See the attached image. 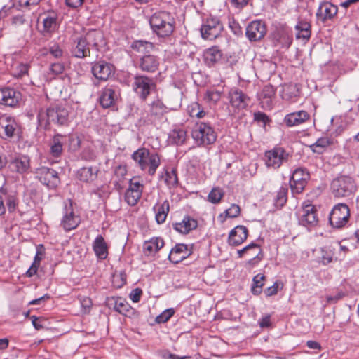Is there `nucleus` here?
<instances>
[{
	"instance_id": "26",
	"label": "nucleus",
	"mask_w": 359,
	"mask_h": 359,
	"mask_svg": "<svg viewBox=\"0 0 359 359\" xmlns=\"http://www.w3.org/2000/svg\"><path fill=\"white\" fill-rule=\"evenodd\" d=\"M42 29L41 32L43 35L53 34L57 27V15L54 11H49L42 16Z\"/></svg>"
},
{
	"instance_id": "40",
	"label": "nucleus",
	"mask_w": 359,
	"mask_h": 359,
	"mask_svg": "<svg viewBox=\"0 0 359 359\" xmlns=\"http://www.w3.org/2000/svg\"><path fill=\"white\" fill-rule=\"evenodd\" d=\"M64 141L65 136L62 135L57 134L53 136L50 143V152L53 157L57 158L62 155Z\"/></svg>"
},
{
	"instance_id": "24",
	"label": "nucleus",
	"mask_w": 359,
	"mask_h": 359,
	"mask_svg": "<svg viewBox=\"0 0 359 359\" xmlns=\"http://www.w3.org/2000/svg\"><path fill=\"white\" fill-rule=\"evenodd\" d=\"M310 119V114L304 110H300L287 114L283 121L288 127H293L302 125Z\"/></svg>"
},
{
	"instance_id": "50",
	"label": "nucleus",
	"mask_w": 359,
	"mask_h": 359,
	"mask_svg": "<svg viewBox=\"0 0 359 359\" xmlns=\"http://www.w3.org/2000/svg\"><path fill=\"white\" fill-rule=\"evenodd\" d=\"M224 195V193L221 188L215 187L209 193L208 199L210 203L216 204L220 202Z\"/></svg>"
},
{
	"instance_id": "48",
	"label": "nucleus",
	"mask_w": 359,
	"mask_h": 359,
	"mask_svg": "<svg viewBox=\"0 0 359 359\" xmlns=\"http://www.w3.org/2000/svg\"><path fill=\"white\" fill-rule=\"evenodd\" d=\"M265 276L263 274L259 273L256 275L252 280V285L251 292L255 295L259 294L262 291V287L264 285Z\"/></svg>"
},
{
	"instance_id": "23",
	"label": "nucleus",
	"mask_w": 359,
	"mask_h": 359,
	"mask_svg": "<svg viewBox=\"0 0 359 359\" xmlns=\"http://www.w3.org/2000/svg\"><path fill=\"white\" fill-rule=\"evenodd\" d=\"M11 171L18 174L26 173L30 168V158L26 155H18L9 163Z\"/></svg>"
},
{
	"instance_id": "3",
	"label": "nucleus",
	"mask_w": 359,
	"mask_h": 359,
	"mask_svg": "<svg viewBox=\"0 0 359 359\" xmlns=\"http://www.w3.org/2000/svg\"><path fill=\"white\" fill-rule=\"evenodd\" d=\"M68 111L62 107L56 106L49 107L46 110L41 109L37 118L41 126L46 127L50 123L60 126L66 125L68 122Z\"/></svg>"
},
{
	"instance_id": "32",
	"label": "nucleus",
	"mask_w": 359,
	"mask_h": 359,
	"mask_svg": "<svg viewBox=\"0 0 359 359\" xmlns=\"http://www.w3.org/2000/svg\"><path fill=\"white\" fill-rule=\"evenodd\" d=\"M76 45L72 49V54L77 58H84L90 56V50L88 44L83 36L79 37L75 41Z\"/></svg>"
},
{
	"instance_id": "64",
	"label": "nucleus",
	"mask_w": 359,
	"mask_h": 359,
	"mask_svg": "<svg viewBox=\"0 0 359 359\" xmlns=\"http://www.w3.org/2000/svg\"><path fill=\"white\" fill-rule=\"evenodd\" d=\"M50 69L53 74L57 75L63 72L64 66L62 63L56 62L51 65Z\"/></svg>"
},
{
	"instance_id": "10",
	"label": "nucleus",
	"mask_w": 359,
	"mask_h": 359,
	"mask_svg": "<svg viewBox=\"0 0 359 359\" xmlns=\"http://www.w3.org/2000/svg\"><path fill=\"white\" fill-rule=\"evenodd\" d=\"M310 178L309 172L305 168L296 169L290 178V184L293 194L302 193Z\"/></svg>"
},
{
	"instance_id": "62",
	"label": "nucleus",
	"mask_w": 359,
	"mask_h": 359,
	"mask_svg": "<svg viewBox=\"0 0 359 359\" xmlns=\"http://www.w3.org/2000/svg\"><path fill=\"white\" fill-rule=\"evenodd\" d=\"M50 54L56 58H60L62 56L63 51L57 44H54L50 48Z\"/></svg>"
},
{
	"instance_id": "34",
	"label": "nucleus",
	"mask_w": 359,
	"mask_h": 359,
	"mask_svg": "<svg viewBox=\"0 0 359 359\" xmlns=\"http://www.w3.org/2000/svg\"><path fill=\"white\" fill-rule=\"evenodd\" d=\"M108 303L113 304L114 310L124 316H128L133 311L128 302L122 297H110L108 299Z\"/></svg>"
},
{
	"instance_id": "4",
	"label": "nucleus",
	"mask_w": 359,
	"mask_h": 359,
	"mask_svg": "<svg viewBox=\"0 0 359 359\" xmlns=\"http://www.w3.org/2000/svg\"><path fill=\"white\" fill-rule=\"evenodd\" d=\"M191 137L198 146H207L216 141L217 133L210 124L201 121L193 128Z\"/></svg>"
},
{
	"instance_id": "1",
	"label": "nucleus",
	"mask_w": 359,
	"mask_h": 359,
	"mask_svg": "<svg viewBox=\"0 0 359 359\" xmlns=\"http://www.w3.org/2000/svg\"><path fill=\"white\" fill-rule=\"evenodd\" d=\"M149 24L153 32L158 37L163 38L172 34L175 30V20L170 13L158 11L151 16Z\"/></svg>"
},
{
	"instance_id": "20",
	"label": "nucleus",
	"mask_w": 359,
	"mask_h": 359,
	"mask_svg": "<svg viewBox=\"0 0 359 359\" xmlns=\"http://www.w3.org/2000/svg\"><path fill=\"white\" fill-rule=\"evenodd\" d=\"M238 257H242L244 255L248 254L252 257L248 261V264L250 266H255L262 259V249L260 246L256 243H251L245 246L237 252Z\"/></svg>"
},
{
	"instance_id": "55",
	"label": "nucleus",
	"mask_w": 359,
	"mask_h": 359,
	"mask_svg": "<svg viewBox=\"0 0 359 359\" xmlns=\"http://www.w3.org/2000/svg\"><path fill=\"white\" fill-rule=\"evenodd\" d=\"M81 140L77 135L72 134L69 136V149L72 151L78 150L81 147Z\"/></svg>"
},
{
	"instance_id": "35",
	"label": "nucleus",
	"mask_w": 359,
	"mask_h": 359,
	"mask_svg": "<svg viewBox=\"0 0 359 359\" xmlns=\"http://www.w3.org/2000/svg\"><path fill=\"white\" fill-rule=\"evenodd\" d=\"M83 38L86 40L88 45L91 44L97 49L105 44L104 34L100 30H90Z\"/></svg>"
},
{
	"instance_id": "58",
	"label": "nucleus",
	"mask_w": 359,
	"mask_h": 359,
	"mask_svg": "<svg viewBox=\"0 0 359 359\" xmlns=\"http://www.w3.org/2000/svg\"><path fill=\"white\" fill-rule=\"evenodd\" d=\"M30 319L32 320V325L36 330H40L45 327L44 323L46 320L43 318L32 316Z\"/></svg>"
},
{
	"instance_id": "8",
	"label": "nucleus",
	"mask_w": 359,
	"mask_h": 359,
	"mask_svg": "<svg viewBox=\"0 0 359 359\" xmlns=\"http://www.w3.org/2000/svg\"><path fill=\"white\" fill-rule=\"evenodd\" d=\"M144 187V184L140 182L137 177H133L124 194V199L127 204L130 206L137 205L142 197Z\"/></svg>"
},
{
	"instance_id": "57",
	"label": "nucleus",
	"mask_w": 359,
	"mask_h": 359,
	"mask_svg": "<svg viewBox=\"0 0 359 359\" xmlns=\"http://www.w3.org/2000/svg\"><path fill=\"white\" fill-rule=\"evenodd\" d=\"M6 205L9 212H14L18 205L17 197L15 196H8L6 200Z\"/></svg>"
},
{
	"instance_id": "44",
	"label": "nucleus",
	"mask_w": 359,
	"mask_h": 359,
	"mask_svg": "<svg viewBox=\"0 0 359 359\" xmlns=\"http://www.w3.org/2000/svg\"><path fill=\"white\" fill-rule=\"evenodd\" d=\"M317 252V258L319 262L326 265L333 261L334 252L331 249L320 248Z\"/></svg>"
},
{
	"instance_id": "33",
	"label": "nucleus",
	"mask_w": 359,
	"mask_h": 359,
	"mask_svg": "<svg viewBox=\"0 0 359 359\" xmlns=\"http://www.w3.org/2000/svg\"><path fill=\"white\" fill-rule=\"evenodd\" d=\"M164 246V241L161 237H153L144 241L143 250L145 255H151L158 252Z\"/></svg>"
},
{
	"instance_id": "31",
	"label": "nucleus",
	"mask_w": 359,
	"mask_h": 359,
	"mask_svg": "<svg viewBox=\"0 0 359 359\" xmlns=\"http://www.w3.org/2000/svg\"><path fill=\"white\" fill-rule=\"evenodd\" d=\"M198 222L189 216H185L180 222L173 224V229L182 234H187L191 231L196 229Z\"/></svg>"
},
{
	"instance_id": "9",
	"label": "nucleus",
	"mask_w": 359,
	"mask_h": 359,
	"mask_svg": "<svg viewBox=\"0 0 359 359\" xmlns=\"http://www.w3.org/2000/svg\"><path fill=\"white\" fill-rule=\"evenodd\" d=\"M80 222L79 216L74 212L72 201L69 199L65 203L64 214L60 225L65 231H69L75 229Z\"/></svg>"
},
{
	"instance_id": "7",
	"label": "nucleus",
	"mask_w": 359,
	"mask_h": 359,
	"mask_svg": "<svg viewBox=\"0 0 359 359\" xmlns=\"http://www.w3.org/2000/svg\"><path fill=\"white\" fill-rule=\"evenodd\" d=\"M350 217V210L345 203H339L334 206L330 212L329 221L331 226L336 229L344 227Z\"/></svg>"
},
{
	"instance_id": "49",
	"label": "nucleus",
	"mask_w": 359,
	"mask_h": 359,
	"mask_svg": "<svg viewBox=\"0 0 359 359\" xmlns=\"http://www.w3.org/2000/svg\"><path fill=\"white\" fill-rule=\"evenodd\" d=\"M331 144V141L327 137L319 138L314 144L311 145V150L318 154H322L325 149Z\"/></svg>"
},
{
	"instance_id": "38",
	"label": "nucleus",
	"mask_w": 359,
	"mask_h": 359,
	"mask_svg": "<svg viewBox=\"0 0 359 359\" xmlns=\"http://www.w3.org/2000/svg\"><path fill=\"white\" fill-rule=\"evenodd\" d=\"M93 248L97 258L100 259H105L107 258L108 255L107 245L101 235L95 238Z\"/></svg>"
},
{
	"instance_id": "30",
	"label": "nucleus",
	"mask_w": 359,
	"mask_h": 359,
	"mask_svg": "<svg viewBox=\"0 0 359 359\" xmlns=\"http://www.w3.org/2000/svg\"><path fill=\"white\" fill-rule=\"evenodd\" d=\"M338 11V8L332 4L325 1L320 4L316 13L317 18L325 22L332 19Z\"/></svg>"
},
{
	"instance_id": "6",
	"label": "nucleus",
	"mask_w": 359,
	"mask_h": 359,
	"mask_svg": "<svg viewBox=\"0 0 359 359\" xmlns=\"http://www.w3.org/2000/svg\"><path fill=\"white\" fill-rule=\"evenodd\" d=\"M222 30V24L217 18L213 16L205 18L200 29L202 38L205 40L215 39Z\"/></svg>"
},
{
	"instance_id": "60",
	"label": "nucleus",
	"mask_w": 359,
	"mask_h": 359,
	"mask_svg": "<svg viewBox=\"0 0 359 359\" xmlns=\"http://www.w3.org/2000/svg\"><path fill=\"white\" fill-rule=\"evenodd\" d=\"M81 304L83 309V311L85 313H88L90 312L93 303L89 297H84L81 299Z\"/></svg>"
},
{
	"instance_id": "27",
	"label": "nucleus",
	"mask_w": 359,
	"mask_h": 359,
	"mask_svg": "<svg viewBox=\"0 0 359 359\" xmlns=\"http://www.w3.org/2000/svg\"><path fill=\"white\" fill-rule=\"evenodd\" d=\"M118 97L116 89L111 86H107L101 91L100 103L103 108H109L115 103Z\"/></svg>"
},
{
	"instance_id": "19",
	"label": "nucleus",
	"mask_w": 359,
	"mask_h": 359,
	"mask_svg": "<svg viewBox=\"0 0 359 359\" xmlns=\"http://www.w3.org/2000/svg\"><path fill=\"white\" fill-rule=\"evenodd\" d=\"M229 99L231 107L237 109L246 108L250 101V97L238 88L231 89L229 93Z\"/></svg>"
},
{
	"instance_id": "14",
	"label": "nucleus",
	"mask_w": 359,
	"mask_h": 359,
	"mask_svg": "<svg viewBox=\"0 0 359 359\" xmlns=\"http://www.w3.org/2000/svg\"><path fill=\"white\" fill-rule=\"evenodd\" d=\"M22 99L20 92L10 87L0 89V104L6 107H16Z\"/></svg>"
},
{
	"instance_id": "17",
	"label": "nucleus",
	"mask_w": 359,
	"mask_h": 359,
	"mask_svg": "<svg viewBox=\"0 0 359 359\" xmlns=\"http://www.w3.org/2000/svg\"><path fill=\"white\" fill-rule=\"evenodd\" d=\"M266 27L261 20H254L246 27L245 35L250 41H257L264 37Z\"/></svg>"
},
{
	"instance_id": "15",
	"label": "nucleus",
	"mask_w": 359,
	"mask_h": 359,
	"mask_svg": "<svg viewBox=\"0 0 359 359\" xmlns=\"http://www.w3.org/2000/svg\"><path fill=\"white\" fill-rule=\"evenodd\" d=\"M18 130L15 118L3 115L0 117V136L5 140L13 137Z\"/></svg>"
},
{
	"instance_id": "39",
	"label": "nucleus",
	"mask_w": 359,
	"mask_h": 359,
	"mask_svg": "<svg viewBox=\"0 0 359 359\" xmlns=\"http://www.w3.org/2000/svg\"><path fill=\"white\" fill-rule=\"evenodd\" d=\"M168 112V107L159 100L154 101L150 106L149 115L154 119H161Z\"/></svg>"
},
{
	"instance_id": "11",
	"label": "nucleus",
	"mask_w": 359,
	"mask_h": 359,
	"mask_svg": "<svg viewBox=\"0 0 359 359\" xmlns=\"http://www.w3.org/2000/svg\"><path fill=\"white\" fill-rule=\"evenodd\" d=\"M154 86L151 79L146 76H136L133 83L134 91L142 100H145L150 94L151 88Z\"/></svg>"
},
{
	"instance_id": "21",
	"label": "nucleus",
	"mask_w": 359,
	"mask_h": 359,
	"mask_svg": "<svg viewBox=\"0 0 359 359\" xmlns=\"http://www.w3.org/2000/svg\"><path fill=\"white\" fill-rule=\"evenodd\" d=\"M160 66V58L154 55H144L140 58L139 68L146 72L154 73Z\"/></svg>"
},
{
	"instance_id": "43",
	"label": "nucleus",
	"mask_w": 359,
	"mask_h": 359,
	"mask_svg": "<svg viewBox=\"0 0 359 359\" xmlns=\"http://www.w3.org/2000/svg\"><path fill=\"white\" fill-rule=\"evenodd\" d=\"M295 29L297 32L296 34V38L297 39H302L304 41H307L311 37V25L307 21H299L295 26Z\"/></svg>"
},
{
	"instance_id": "28",
	"label": "nucleus",
	"mask_w": 359,
	"mask_h": 359,
	"mask_svg": "<svg viewBox=\"0 0 359 359\" xmlns=\"http://www.w3.org/2000/svg\"><path fill=\"white\" fill-rule=\"evenodd\" d=\"M191 254V251L185 244H177L170 252L168 259L175 264H178L187 258Z\"/></svg>"
},
{
	"instance_id": "13",
	"label": "nucleus",
	"mask_w": 359,
	"mask_h": 359,
	"mask_svg": "<svg viewBox=\"0 0 359 359\" xmlns=\"http://www.w3.org/2000/svg\"><path fill=\"white\" fill-rule=\"evenodd\" d=\"M288 154L280 148L276 147L265 153V161L267 167L279 168L285 161H287Z\"/></svg>"
},
{
	"instance_id": "18",
	"label": "nucleus",
	"mask_w": 359,
	"mask_h": 359,
	"mask_svg": "<svg viewBox=\"0 0 359 359\" xmlns=\"http://www.w3.org/2000/svg\"><path fill=\"white\" fill-rule=\"evenodd\" d=\"M91 71L97 79L107 81L114 74V67L110 63L99 61L93 65Z\"/></svg>"
},
{
	"instance_id": "22",
	"label": "nucleus",
	"mask_w": 359,
	"mask_h": 359,
	"mask_svg": "<svg viewBox=\"0 0 359 359\" xmlns=\"http://www.w3.org/2000/svg\"><path fill=\"white\" fill-rule=\"evenodd\" d=\"M276 88L271 84H267L263 87L258 94V98L262 108L265 109H272L273 101L276 97Z\"/></svg>"
},
{
	"instance_id": "47",
	"label": "nucleus",
	"mask_w": 359,
	"mask_h": 359,
	"mask_svg": "<svg viewBox=\"0 0 359 359\" xmlns=\"http://www.w3.org/2000/svg\"><path fill=\"white\" fill-rule=\"evenodd\" d=\"M222 92L216 89H208L204 95V100L210 104H216L221 99Z\"/></svg>"
},
{
	"instance_id": "2",
	"label": "nucleus",
	"mask_w": 359,
	"mask_h": 359,
	"mask_svg": "<svg viewBox=\"0 0 359 359\" xmlns=\"http://www.w3.org/2000/svg\"><path fill=\"white\" fill-rule=\"evenodd\" d=\"M131 157L141 170L147 171L151 176L155 175L161 165L160 156L157 153L150 152L144 147L134 151Z\"/></svg>"
},
{
	"instance_id": "59",
	"label": "nucleus",
	"mask_w": 359,
	"mask_h": 359,
	"mask_svg": "<svg viewBox=\"0 0 359 359\" xmlns=\"http://www.w3.org/2000/svg\"><path fill=\"white\" fill-rule=\"evenodd\" d=\"M29 66L27 64H19L16 67V71L14 75L18 77H21L28 73Z\"/></svg>"
},
{
	"instance_id": "25",
	"label": "nucleus",
	"mask_w": 359,
	"mask_h": 359,
	"mask_svg": "<svg viewBox=\"0 0 359 359\" xmlns=\"http://www.w3.org/2000/svg\"><path fill=\"white\" fill-rule=\"evenodd\" d=\"M248 236V230L245 226H236L229 234L228 243L232 246L240 245L247 239Z\"/></svg>"
},
{
	"instance_id": "51",
	"label": "nucleus",
	"mask_w": 359,
	"mask_h": 359,
	"mask_svg": "<svg viewBox=\"0 0 359 359\" xmlns=\"http://www.w3.org/2000/svg\"><path fill=\"white\" fill-rule=\"evenodd\" d=\"M288 189L286 187H281L276 195L275 199L276 205L283 207L287 202Z\"/></svg>"
},
{
	"instance_id": "63",
	"label": "nucleus",
	"mask_w": 359,
	"mask_h": 359,
	"mask_svg": "<svg viewBox=\"0 0 359 359\" xmlns=\"http://www.w3.org/2000/svg\"><path fill=\"white\" fill-rule=\"evenodd\" d=\"M259 325L262 328H268L270 327L271 325V316L270 315H266L265 316H263L259 320Z\"/></svg>"
},
{
	"instance_id": "36",
	"label": "nucleus",
	"mask_w": 359,
	"mask_h": 359,
	"mask_svg": "<svg viewBox=\"0 0 359 359\" xmlns=\"http://www.w3.org/2000/svg\"><path fill=\"white\" fill-rule=\"evenodd\" d=\"M280 95L283 100L287 102H295L299 97V88L297 84L285 83L282 86Z\"/></svg>"
},
{
	"instance_id": "45",
	"label": "nucleus",
	"mask_w": 359,
	"mask_h": 359,
	"mask_svg": "<svg viewBox=\"0 0 359 359\" xmlns=\"http://www.w3.org/2000/svg\"><path fill=\"white\" fill-rule=\"evenodd\" d=\"M169 137L172 142L182 144L187 139V132L182 128H175L170 132Z\"/></svg>"
},
{
	"instance_id": "41",
	"label": "nucleus",
	"mask_w": 359,
	"mask_h": 359,
	"mask_svg": "<svg viewBox=\"0 0 359 359\" xmlns=\"http://www.w3.org/2000/svg\"><path fill=\"white\" fill-rule=\"evenodd\" d=\"M131 48L135 52L142 53L144 55L150 54L154 50L155 46L149 41L137 40L133 42Z\"/></svg>"
},
{
	"instance_id": "12",
	"label": "nucleus",
	"mask_w": 359,
	"mask_h": 359,
	"mask_svg": "<svg viewBox=\"0 0 359 359\" xmlns=\"http://www.w3.org/2000/svg\"><path fill=\"white\" fill-rule=\"evenodd\" d=\"M299 224L306 227H313L317 225L318 218L315 207L311 204H306L302 206L299 212Z\"/></svg>"
},
{
	"instance_id": "5",
	"label": "nucleus",
	"mask_w": 359,
	"mask_h": 359,
	"mask_svg": "<svg viewBox=\"0 0 359 359\" xmlns=\"http://www.w3.org/2000/svg\"><path fill=\"white\" fill-rule=\"evenodd\" d=\"M331 192L335 198L349 196L355 189L353 180L348 176L334 179L331 184Z\"/></svg>"
},
{
	"instance_id": "37",
	"label": "nucleus",
	"mask_w": 359,
	"mask_h": 359,
	"mask_svg": "<svg viewBox=\"0 0 359 359\" xmlns=\"http://www.w3.org/2000/svg\"><path fill=\"white\" fill-rule=\"evenodd\" d=\"M98 170L95 167H83L78 170L77 178L79 181L89 183L97 177Z\"/></svg>"
},
{
	"instance_id": "54",
	"label": "nucleus",
	"mask_w": 359,
	"mask_h": 359,
	"mask_svg": "<svg viewBox=\"0 0 359 359\" xmlns=\"http://www.w3.org/2000/svg\"><path fill=\"white\" fill-rule=\"evenodd\" d=\"M283 287V284L281 282L276 281L272 286L266 288L264 292L266 297H271L276 295Z\"/></svg>"
},
{
	"instance_id": "42",
	"label": "nucleus",
	"mask_w": 359,
	"mask_h": 359,
	"mask_svg": "<svg viewBox=\"0 0 359 359\" xmlns=\"http://www.w3.org/2000/svg\"><path fill=\"white\" fill-rule=\"evenodd\" d=\"M154 210L156 212L155 218L156 222L158 224L164 223L170 211L168 201L165 200L161 204L154 207Z\"/></svg>"
},
{
	"instance_id": "61",
	"label": "nucleus",
	"mask_w": 359,
	"mask_h": 359,
	"mask_svg": "<svg viewBox=\"0 0 359 359\" xmlns=\"http://www.w3.org/2000/svg\"><path fill=\"white\" fill-rule=\"evenodd\" d=\"M142 295V290L140 288L133 290L130 294V299L135 303L140 302Z\"/></svg>"
},
{
	"instance_id": "56",
	"label": "nucleus",
	"mask_w": 359,
	"mask_h": 359,
	"mask_svg": "<svg viewBox=\"0 0 359 359\" xmlns=\"http://www.w3.org/2000/svg\"><path fill=\"white\" fill-rule=\"evenodd\" d=\"M165 181L168 186H175L178 183L177 172L172 170L171 172H166Z\"/></svg>"
},
{
	"instance_id": "52",
	"label": "nucleus",
	"mask_w": 359,
	"mask_h": 359,
	"mask_svg": "<svg viewBox=\"0 0 359 359\" xmlns=\"http://www.w3.org/2000/svg\"><path fill=\"white\" fill-rule=\"evenodd\" d=\"M225 217H223L222 215H219V218L221 219V222H224L226 217L229 218H236L239 216L241 213L240 206L236 204H232L229 208H228L225 212Z\"/></svg>"
},
{
	"instance_id": "29",
	"label": "nucleus",
	"mask_w": 359,
	"mask_h": 359,
	"mask_svg": "<svg viewBox=\"0 0 359 359\" xmlns=\"http://www.w3.org/2000/svg\"><path fill=\"white\" fill-rule=\"evenodd\" d=\"M203 56L206 65L213 67L222 60L223 53L218 46H213L205 49Z\"/></svg>"
},
{
	"instance_id": "16",
	"label": "nucleus",
	"mask_w": 359,
	"mask_h": 359,
	"mask_svg": "<svg viewBox=\"0 0 359 359\" xmlns=\"http://www.w3.org/2000/svg\"><path fill=\"white\" fill-rule=\"evenodd\" d=\"M36 174L40 182L49 188H55L60 183L57 172L52 168L41 167L37 169Z\"/></svg>"
},
{
	"instance_id": "46",
	"label": "nucleus",
	"mask_w": 359,
	"mask_h": 359,
	"mask_svg": "<svg viewBox=\"0 0 359 359\" xmlns=\"http://www.w3.org/2000/svg\"><path fill=\"white\" fill-rule=\"evenodd\" d=\"M188 112L191 117L202 118L206 115L203 107L197 102L191 103L187 107Z\"/></svg>"
},
{
	"instance_id": "53",
	"label": "nucleus",
	"mask_w": 359,
	"mask_h": 359,
	"mask_svg": "<svg viewBox=\"0 0 359 359\" xmlns=\"http://www.w3.org/2000/svg\"><path fill=\"white\" fill-rule=\"evenodd\" d=\"M175 314L174 309H168L163 311L156 318V322L158 323H165Z\"/></svg>"
}]
</instances>
